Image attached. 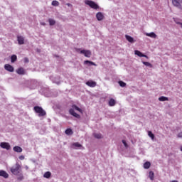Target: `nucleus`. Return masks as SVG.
<instances>
[{
  "label": "nucleus",
  "mask_w": 182,
  "mask_h": 182,
  "mask_svg": "<svg viewBox=\"0 0 182 182\" xmlns=\"http://www.w3.org/2000/svg\"><path fill=\"white\" fill-rule=\"evenodd\" d=\"M76 52H80L81 55H84L85 58H90L92 56V51L90 50H82L80 48H75Z\"/></svg>",
  "instance_id": "7ed1b4c3"
},
{
  "label": "nucleus",
  "mask_w": 182,
  "mask_h": 182,
  "mask_svg": "<svg viewBox=\"0 0 182 182\" xmlns=\"http://www.w3.org/2000/svg\"><path fill=\"white\" fill-rule=\"evenodd\" d=\"M10 171L14 176H18V180H23V176H22V170L21 169V165H19V164L16 163L14 166H13L10 168Z\"/></svg>",
  "instance_id": "f257e3e1"
},
{
  "label": "nucleus",
  "mask_w": 182,
  "mask_h": 182,
  "mask_svg": "<svg viewBox=\"0 0 182 182\" xmlns=\"http://www.w3.org/2000/svg\"><path fill=\"white\" fill-rule=\"evenodd\" d=\"M37 52H41V50H39V49H37Z\"/></svg>",
  "instance_id": "a19ab883"
},
{
  "label": "nucleus",
  "mask_w": 182,
  "mask_h": 182,
  "mask_svg": "<svg viewBox=\"0 0 182 182\" xmlns=\"http://www.w3.org/2000/svg\"><path fill=\"white\" fill-rule=\"evenodd\" d=\"M73 134V132L72 131L71 129H67L65 130V134H68L69 136V135Z\"/></svg>",
  "instance_id": "7c9ffc66"
},
{
  "label": "nucleus",
  "mask_w": 182,
  "mask_h": 182,
  "mask_svg": "<svg viewBox=\"0 0 182 182\" xmlns=\"http://www.w3.org/2000/svg\"><path fill=\"white\" fill-rule=\"evenodd\" d=\"M118 83L121 87H126V82L123 81H119Z\"/></svg>",
  "instance_id": "473e14b6"
},
{
  "label": "nucleus",
  "mask_w": 182,
  "mask_h": 182,
  "mask_svg": "<svg viewBox=\"0 0 182 182\" xmlns=\"http://www.w3.org/2000/svg\"><path fill=\"white\" fill-rule=\"evenodd\" d=\"M13 150L16 151V153H22V149L21 146H16L13 148Z\"/></svg>",
  "instance_id": "6ab92c4d"
},
{
  "label": "nucleus",
  "mask_w": 182,
  "mask_h": 182,
  "mask_svg": "<svg viewBox=\"0 0 182 182\" xmlns=\"http://www.w3.org/2000/svg\"><path fill=\"white\" fill-rule=\"evenodd\" d=\"M48 22H49L50 26H53V25H55L56 23V21H55L53 18H48Z\"/></svg>",
  "instance_id": "4be33fe9"
},
{
  "label": "nucleus",
  "mask_w": 182,
  "mask_h": 182,
  "mask_svg": "<svg viewBox=\"0 0 182 182\" xmlns=\"http://www.w3.org/2000/svg\"><path fill=\"white\" fill-rule=\"evenodd\" d=\"M150 166H151L150 162H145L144 164V168H146V169L150 168Z\"/></svg>",
  "instance_id": "cd10ccee"
},
{
  "label": "nucleus",
  "mask_w": 182,
  "mask_h": 182,
  "mask_svg": "<svg viewBox=\"0 0 182 182\" xmlns=\"http://www.w3.org/2000/svg\"><path fill=\"white\" fill-rule=\"evenodd\" d=\"M24 62H25L26 63H28V62H29V59H28V58H24Z\"/></svg>",
  "instance_id": "e433bc0d"
},
{
  "label": "nucleus",
  "mask_w": 182,
  "mask_h": 182,
  "mask_svg": "<svg viewBox=\"0 0 182 182\" xmlns=\"http://www.w3.org/2000/svg\"><path fill=\"white\" fill-rule=\"evenodd\" d=\"M50 80H52L53 83H56V85H59L60 83V78L59 76H51L50 77Z\"/></svg>",
  "instance_id": "6e6552de"
},
{
  "label": "nucleus",
  "mask_w": 182,
  "mask_h": 182,
  "mask_svg": "<svg viewBox=\"0 0 182 182\" xmlns=\"http://www.w3.org/2000/svg\"><path fill=\"white\" fill-rule=\"evenodd\" d=\"M85 4L92 9H99V5H97V4L95 3L93 1L86 0Z\"/></svg>",
  "instance_id": "39448f33"
},
{
  "label": "nucleus",
  "mask_w": 182,
  "mask_h": 182,
  "mask_svg": "<svg viewBox=\"0 0 182 182\" xmlns=\"http://www.w3.org/2000/svg\"><path fill=\"white\" fill-rule=\"evenodd\" d=\"M173 6H176L178 9H182V0H171Z\"/></svg>",
  "instance_id": "423d86ee"
},
{
  "label": "nucleus",
  "mask_w": 182,
  "mask_h": 182,
  "mask_svg": "<svg viewBox=\"0 0 182 182\" xmlns=\"http://www.w3.org/2000/svg\"><path fill=\"white\" fill-rule=\"evenodd\" d=\"M17 41L18 42V45H23V43H25V38L21 36H17Z\"/></svg>",
  "instance_id": "9d476101"
},
{
  "label": "nucleus",
  "mask_w": 182,
  "mask_h": 182,
  "mask_svg": "<svg viewBox=\"0 0 182 182\" xmlns=\"http://www.w3.org/2000/svg\"><path fill=\"white\" fill-rule=\"evenodd\" d=\"M122 143H123L124 147L127 148V147L129 146L127 145V143L126 142L125 140H122Z\"/></svg>",
  "instance_id": "72a5a7b5"
},
{
  "label": "nucleus",
  "mask_w": 182,
  "mask_h": 182,
  "mask_svg": "<svg viewBox=\"0 0 182 182\" xmlns=\"http://www.w3.org/2000/svg\"><path fill=\"white\" fill-rule=\"evenodd\" d=\"M109 106L113 107L116 105V100L114 99L111 98L108 103Z\"/></svg>",
  "instance_id": "412c9836"
},
{
  "label": "nucleus",
  "mask_w": 182,
  "mask_h": 182,
  "mask_svg": "<svg viewBox=\"0 0 182 182\" xmlns=\"http://www.w3.org/2000/svg\"><path fill=\"white\" fill-rule=\"evenodd\" d=\"M93 136L95 139H102V134L100 133H94Z\"/></svg>",
  "instance_id": "a878e982"
},
{
  "label": "nucleus",
  "mask_w": 182,
  "mask_h": 182,
  "mask_svg": "<svg viewBox=\"0 0 182 182\" xmlns=\"http://www.w3.org/2000/svg\"><path fill=\"white\" fill-rule=\"evenodd\" d=\"M134 53H135V55H136L137 56H139V58H149L147 55L143 54V53H141V52H140V51H139V50H136L134 51Z\"/></svg>",
  "instance_id": "f8f14e48"
},
{
  "label": "nucleus",
  "mask_w": 182,
  "mask_h": 182,
  "mask_svg": "<svg viewBox=\"0 0 182 182\" xmlns=\"http://www.w3.org/2000/svg\"><path fill=\"white\" fill-rule=\"evenodd\" d=\"M96 18L97 21H103V18H105V16H103V14H102V12H98L96 14Z\"/></svg>",
  "instance_id": "ddd939ff"
},
{
  "label": "nucleus",
  "mask_w": 182,
  "mask_h": 182,
  "mask_svg": "<svg viewBox=\"0 0 182 182\" xmlns=\"http://www.w3.org/2000/svg\"><path fill=\"white\" fill-rule=\"evenodd\" d=\"M51 5H53V6H59V1L54 0L52 1Z\"/></svg>",
  "instance_id": "c756f323"
},
{
  "label": "nucleus",
  "mask_w": 182,
  "mask_h": 182,
  "mask_svg": "<svg viewBox=\"0 0 182 182\" xmlns=\"http://www.w3.org/2000/svg\"><path fill=\"white\" fill-rule=\"evenodd\" d=\"M0 147L5 149L6 150H11V145L8 142H1Z\"/></svg>",
  "instance_id": "0eeeda50"
},
{
  "label": "nucleus",
  "mask_w": 182,
  "mask_h": 182,
  "mask_svg": "<svg viewBox=\"0 0 182 182\" xmlns=\"http://www.w3.org/2000/svg\"><path fill=\"white\" fill-rule=\"evenodd\" d=\"M142 63H143V65H144L145 66H148L149 68L153 67V65H151V63H150L149 62L143 61Z\"/></svg>",
  "instance_id": "bb28decb"
},
{
  "label": "nucleus",
  "mask_w": 182,
  "mask_h": 182,
  "mask_svg": "<svg viewBox=\"0 0 182 182\" xmlns=\"http://www.w3.org/2000/svg\"><path fill=\"white\" fill-rule=\"evenodd\" d=\"M19 159L20 160H25V156H20Z\"/></svg>",
  "instance_id": "c9c22d12"
},
{
  "label": "nucleus",
  "mask_w": 182,
  "mask_h": 182,
  "mask_svg": "<svg viewBox=\"0 0 182 182\" xmlns=\"http://www.w3.org/2000/svg\"><path fill=\"white\" fill-rule=\"evenodd\" d=\"M16 59H18V57L16 55H13L11 57V63H14V62H16Z\"/></svg>",
  "instance_id": "393cba45"
},
{
  "label": "nucleus",
  "mask_w": 182,
  "mask_h": 182,
  "mask_svg": "<svg viewBox=\"0 0 182 182\" xmlns=\"http://www.w3.org/2000/svg\"><path fill=\"white\" fill-rule=\"evenodd\" d=\"M0 177H4V178H8L9 177V174L6 173V171L4 170L0 171Z\"/></svg>",
  "instance_id": "9b49d317"
},
{
  "label": "nucleus",
  "mask_w": 182,
  "mask_h": 182,
  "mask_svg": "<svg viewBox=\"0 0 182 182\" xmlns=\"http://www.w3.org/2000/svg\"><path fill=\"white\" fill-rule=\"evenodd\" d=\"M84 65H87L88 66H97V65H96L93 61L90 60L84 61Z\"/></svg>",
  "instance_id": "4468645a"
},
{
  "label": "nucleus",
  "mask_w": 182,
  "mask_h": 182,
  "mask_svg": "<svg viewBox=\"0 0 182 182\" xmlns=\"http://www.w3.org/2000/svg\"><path fill=\"white\" fill-rule=\"evenodd\" d=\"M70 5H71V4H69V3L67 4V6H70Z\"/></svg>",
  "instance_id": "ea45409f"
},
{
  "label": "nucleus",
  "mask_w": 182,
  "mask_h": 182,
  "mask_svg": "<svg viewBox=\"0 0 182 182\" xmlns=\"http://www.w3.org/2000/svg\"><path fill=\"white\" fill-rule=\"evenodd\" d=\"M125 38H126L127 41H128V42H129L130 43H133L134 42V38H133V37H132L129 35H126Z\"/></svg>",
  "instance_id": "a211bd4d"
},
{
  "label": "nucleus",
  "mask_w": 182,
  "mask_h": 182,
  "mask_svg": "<svg viewBox=\"0 0 182 182\" xmlns=\"http://www.w3.org/2000/svg\"><path fill=\"white\" fill-rule=\"evenodd\" d=\"M181 151H182V146L181 147Z\"/></svg>",
  "instance_id": "79ce46f5"
},
{
  "label": "nucleus",
  "mask_w": 182,
  "mask_h": 182,
  "mask_svg": "<svg viewBox=\"0 0 182 182\" xmlns=\"http://www.w3.org/2000/svg\"><path fill=\"white\" fill-rule=\"evenodd\" d=\"M159 102H167V101H168V97H164V96L160 97L159 98Z\"/></svg>",
  "instance_id": "5701e85b"
},
{
  "label": "nucleus",
  "mask_w": 182,
  "mask_h": 182,
  "mask_svg": "<svg viewBox=\"0 0 182 182\" xmlns=\"http://www.w3.org/2000/svg\"><path fill=\"white\" fill-rule=\"evenodd\" d=\"M145 35L146 36H149V38H153L154 39H156L157 38V35H156L154 32L146 33Z\"/></svg>",
  "instance_id": "2eb2a0df"
},
{
  "label": "nucleus",
  "mask_w": 182,
  "mask_h": 182,
  "mask_svg": "<svg viewBox=\"0 0 182 182\" xmlns=\"http://www.w3.org/2000/svg\"><path fill=\"white\" fill-rule=\"evenodd\" d=\"M16 73L18 75H25V70L22 68H20L16 70Z\"/></svg>",
  "instance_id": "aec40b11"
},
{
  "label": "nucleus",
  "mask_w": 182,
  "mask_h": 182,
  "mask_svg": "<svg viewBox=\"0 0 182 182\" xmlns=\"http://www.w3.org/2000/svg\"><path fill=\"white\" fill-rule=\"evenodd\" d=\"M52 176V173L49 171H47L44 173L43 177L45 178H50V176Z\"/></svg>",
  "instance_id": "b1692460"
},
{
  "label": "nucleus",
  "mask_w": 182,
  "mask_h": 182,
  "mask_svg": "<svg viewBox=\"0 0 182 182\" xmlns=\"http://www.w3.org/2000/svg\"><path fill=\"white\" fill-rule=\"evenodd\" d=\"M87 86H89L90 87H95L96 86V82L95 81H87L86 82Z\"/></svg>",
  "instance_id": "dca6fc26"
},
{
  "label": "nucleus",
  "mask_w": 182,
  "mask_h": 182,
  "mask_svg": "<svg viewBox=\"0 0 182 182\" xmlns=\"http://www.w3.org/2000/svg\"><path fill=\"white\" fill-rule=\"evenodd\" d=\"M149 178L151 181L154 180V172L151 171L149 172Z\"/></svg>",
  "instance_id": "c85d7f7f"
},
{
  "label": "nucleus",
  "mask_w": 182,
  "mask_h": 182,
  "mask_svg": "<svg viewBox=\"0 0 182 182\" xmlns=\"http://www.w3.org/2000/svg\"><path fill=\"white\" fill-rule=\"evenodd\" d=\"M72 107L73 108L70 109V110H69L70 114H71L74 117H76V119H80V115L78 114L77 113L75 112V110H77L78 112L82 113V109L79 108L77 106H76L75 105H73Z\"/></svg>",
  "instance_id": "f03ea898"
},
{
  "label": "nucleus",
  "mask_w": 182,
  "mask_h": 182,
  "mask_svg": "<svg viewBox=\"0 0 182 182\" xmlns=\"http://www.w3.org/2000/svg\"><path fill=\"white\" fill-rule=\"evenodd\" d=\"M34 110L36 113H38V116L41 117L42 116H46V112L39 106L34 107Z\"/></svg>",
  "instance_id": "20e7f679"
},
{
  "label": "nucleus",
  "mask_w": 182,
  "mask_h": 182,
  "mask_svg": "<svg viewBox=\"0 0 182 182\" xmlns=\"http://www.w3.org/2000/svg\"><path fill=\"white\" fill-rule=\"evenodd\" d=\"M148 135L152 140H154V134L151 132V131L148 132Z\"/></svg>",
  "instance_id": "2f4dec72"
},
{
  "label": "nucleus",
  "mask_w": 182,
  "mask_h": 182,
  "mask_svg": "<svg viewBox=\"0 0 182 182\" xmlns=\"http://www.w3.org/2000/svg\"><path fill=\"white\" fill-rule=\"evenodd\" d=\"M40 23H41V25H42L43 26H46V23H45V22H41Z\"/></svg>",
  "instance_id": "4c0bfd02"
},
{
  "label": "nucleus",
  "mask_w": 182,
  "mask_h": 182,
  "mask_svg": "<svg viewBox=\"0 0 182 182\" xmlns=\"http://www.w3.org/2000/svg\"><path fill=\"white\" fill-rule=\"evenodd\" d=\"M178 137L181 138L182 137V132H179L177 135Z\"/></svg>",
  "instance_id": "f704fd0d"
},
{
  "label": "nucleus",
  "mask_w": 182,
  "mask_h": 182,
  "mask_svg": "<svg viewBox=\"0 0 182 182\" xmlns=\"http://www.w3.org/2000/svg\"><path fill=\"white\" fill-rule=\"evenodd\" d=\"M72 147L75 149H80V147H82V144H79V142H75L72 144Z\"/></svg>",
  "instance_id": "f3484780"
},
{
  "label": "nucleus",
  "mask_w": 182,
  "mask_h": 182,
  "mask_svg": "<svg viewBox=\"0 0 182 182\" xmlns=\"http://www.w3.org/2000/svg\"><path fill=\"white\" fill-rule=\"evenodd\" d=\"M4 69L8 72H14V70H15L14 68L12 67V65L9 64H6L4 65Z\"/></svg>",
  "instance_id": "1a4fd4ad"
},
{
  "label": "nucleus",
  "mask_w": 182,
  "mask_h": 182,
  "mask_svg": "<svg viewBox=\"0 0 182 182\" xmlns=\"http://www.w3.org/2000/svg\"><path fill=\"white\" fill-rule=\"evenodd\" d=\"M178 25H181V28H182V23L181 22H177L176 23Z\"/></svg>",
  "instance_id": "58836bf2"
}]
</instances>
